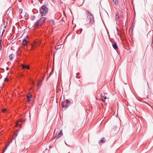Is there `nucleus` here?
I'll return each mask as SVG.
<instances>
[{
    "label": "nucleus",
    "instance_id": "a211bd4d",
    "mask_svg": "<svg viewBox=\"0 0 153 153\" xmlns=\"http://www.w3.org/2000/svg\"><path fill=\"white\" fill-rule=\"evenodd\" d=\"M27 99V102L28 103H29V102L30 101V99Z\"/></svg>",
    "mask_w": 153,
    "mask_h": 153
},
{
    "label": "nucleus",
    "instance_id": "1a4fd4ad",
    "mask_svg": "<svg viewBox=\"0 0 153 153\" xmlns=\"http://www.w3.org/2000/svg\"><path fill=\"white\" fill-rule=\"evenodd\" d=\"M42 80H41L39 82L37 85V88H39L42 84Z\"/></svg>",
    "mask_w": 153,
    "mask_h": 153
},
{
    "label": "nucleus",
    "instance_id": "aec40b11",
    "mask_svg": "<svg viewBox=\"0 0 153 153\" xmlns=\"http://www.w3.org/2000/svg\"><path fill=\"white\" fill-rule=\"evenodd\" d=\"M66 102L67 104L69 102V101L68 100H66Z\"/></svg>",
    "mask_w": 153,
    "mask_h": 153
},
{
    "label": "nucleus",
    "instance_id": "9b49d317",
    "mask_svg": "<svg viewBox=\"0 0 153 153\" xmlns=\"http://www.w3.org/2000/svg\"><path fill=\"white\" fill-rule=\"evenodd\" d=\"M114 3L116 5H117L118 4V0H112Z\"/></svg>",
    "mask_w": 153,
    "mask_h": 153
},
{
    "label": "nucleus",
    "instance_id": "cd10ccee",
    "mask_svg": "<svg viewBox=\"0 0 153 153\" xmlns=\"http://www.w3.org/2000/svg\"><path fill=\"white\" fill-rule=\"evenodd\" d=\"M8 69H9V68L8 67H7L6 68V70H8Z\"/></svg>",
    "mask_w": 153,
    "mask_h": 153
},
{
    "label": "nucleus",
    "instance_id": "2eb2a0df",
    "mask_svg": "<svg viewBox=\"0 0 153 153\" xmlns=\"http://www.w3.org/2000/svg\"><path fill=\"white\" fill-rule=\"evenodd\" d=\"M13 58V54H11L9 56V59L10 60H12Z\"/></svg>",
    "mask_w": 153,
    "mask_h": 153
},
{
    "label": "nucleus",
    "instance_id": "f8f14e48",
    "mask_svg": "<svg viewBox=\"0 0 153 153\" xmlns=\"http://www.w3.org/2000/svg\"><path fill=\"white\" fill-rule=\"evenodd\" d=\"M104 98H101V100H102L104 102H105V99H108V98H107L106 97V96H105V95H104Z\"/></svg>",
    "mask_w": 153,
    "mask_h": 153
},
{
    "label": "nucleus",
    "instance_id": "423d86ee",
    "mask_svg": "<svg viewBox=\"0 0 153 153\" xmlns=\"http://www.w3.org/2000/svg\"><path fill=\"white\" fill-rule=\"evenodd\" d=\"M27 41L25 39H24L23 40L22 44L23 46H25L27 45Z\"/></svg>",
    "mask_w": 153,
    "mask_h": 153
},
{
    "label": "nucleus",
    "instance_id": "c756f323",
    "mask_svg": "<svg viewBox=\"0 0 153 153\" xmlns=\"http://www.w3.org/2000/svg\"><path fill=\"white\" fill-rule=\"evenodd\" d=\"M32 84H33V85H34V82H33V83H32Z\"/></svg>",
    "mask_w": 153,
    "mask_h": 153
},
{
    "label": "nucleus",
    "instance_id": "a878e982",
    "mask_svg": "<svg viewBox=\"0 0 153 153\" xmlns=\"http://www.w3.org/2000/svg\"><path fill=\"white\" fill-rule=\"evenodd\" d=\"M1 48H2V47H1V44H0V51L1 49Z\"/></svg>",
    "mask_w": 153,
    "mask_h": 153
},
{
    "label": "nucleus",
    "instance_id": "c85d7f7f",
    "mask_svg": "<svg viewBox=\"0 0 153 153\" xmlns=\"http://www.w3.org/2000/svg\"><path fill=\"white\" fill-rule=\"evenodd\" d=\"M4 31V30H3V32L2 33V36L3 35V32Z\"/></svg>",
    "mask_w": 153,
    "mask_h": 153
},
{
    "label": "nucleus",
    "instance_id": "ddd939ff",
    "mask_svg": "<svg viewBox=\"0 0 153 153\" xmlns=\"http://www.w3.org/2000/svg\"><path fill=\"white\" fill-rule=\"evenodd\" d=\"M19 121L23 123L25 122V119L24 118H22L21 119H19Z\"/></svg>",
    "mask_w": 153,
    "mask_h": 153
},
{
    "label": "nucleus",
    "instance_id": "4be33fe9",
    "mask_svg": "<svg viewBox=\"0 0 153 153\" xmlns=\"http://www.w3.org/2000/svg\"><path fill=\"white\" fill-rule=\"evenodd\" d=\"M8 81V79H7V78H6L5 79H4V81H6V82L7 81H7Z\"/></svg>",
    "mask_w": 153,
    "mask_h": 153
},
{
    "label": "nucleus",
    "instance_id": "393cba45",
    "mask_svg": "<svg viewBox=\"0 0 153 153\" xmlns=\"http://www.w3.org/2000/svg\"><path fill=\"white\" fill-rule=\"evenodd\" d=\"M14 136L15 137H16V136H17V134L16 133V134H14Z\"/></svg>",
    "mask_w": 153,
    "mask_h": 153
},
{
    "label": "nucleus",
    "instance_id": "f03ea898",
    "mask_svg": "<svg viewBox=\"0 0 153 153\" xmlns=\"http://www.w3.org/2000/svg\"><path fill=\"white\" fill-rule=\"evenodd\" d=\"M46 18L42 17L40 18L34 25V27L36 28H38L40 27L43 24L44 21L46 20Z\"/></svg>",
    "mask_w": 153,
    "mask_h": 153
},
{
    "label": "nucleus",
    "instance_id": "0eeeda50",
    "mask_svg": "<svg viewBox=\"0 0 153 153\" xmlns=\"http://www.w3.org/2000/svg\"><path fill=\"white\" fill-rule=\"evenodd\" d=\"M115 19L117 21L119 19V13L118 12H117L115 14Z\"/></svg>",
    "mask_w": 153,
    "mask_h": 153
},
{
    "label": "nucleus",
    "instance_id": "b1692460",
    "mask_svg": "<svg viewBox=\"0 0 153 153\" xmlns=\"http://www.w3.org/2000/svg\"><path fill=\"white\" fill-rule=\"evenodd\" d=\"M104 95H105L104 94H101V98H103V97H104Z\"/></svg>",
    "mask_w": 153,
    "mask_h": 153
},
{
    "label": "nucleus",
    "instance_id": "dca6fc26",
    "mask_svg": "<svg viewBox=\"0 0 153 153\" xmlns=\"http://www.w3.org/2000/svg\"><path fill=\"white\" fill-rule=\"evenodd\" d=\"M32 97V95H27V99H30V98H31Z\"/></svg>",
    "mask_w": 153,
    "mask_h": 153
},
{
    "label": "nucleus",
    "instance_id": "4468645a",
    "mask_svg": "<svg viewBox=\"0 0 153 153\" xmlns=\"http://www.w3.org/2000/svg\"><path fill=\"white\" fill-rule=\"evenodd\" d=\"M105 140L104 138H102L100 141V143H103L105 142Z\"/></svg>",
    "mask_w": 153,
    "mask_h": 153
},
{
    "label": "nucleus",
    "instance_id": "f3484780",
    "mask_svg": "<svg viewBox=\"0 0 153 153\" xmlns=\"http://www.w3.org/2000/svg\"><path fill=\"white\" fill-rule=\"evenodd\" d=\"M62 107L63 108H64V107H65V108H68V105L67 104L66 105H65V106L64 107V105H62Z\"/></svg>",
    "mask_w": 153,
    "mask_h": 153
},
{
    "label": "nucleus",
    "instance_id": "6ab92c4d",
    "mask_svg": "<svg viewBox=\"0 0 153 153\" xmlns=\"http://www.w3.org/2000/svg\"><path fill=\"white\" fill-rule=\"evenodd\" d=\"M6 111V109L4 108L2 110V111L4 113Z\"/></svg>",
    "mask_w": 153,
    "mask_h": 153
},
{
    "label": "nucleus",
    "instance_id": "7c9ffc66",
    "mask_svg": "<svg viewBox=\"0 0 153 153\" xmlns=\"http://www.w3.org/2000/svg\"><path fill=\"white\" fill-rule=\"evenodd\" d=\"M43 78H44V77H43V78H42V81L43 80Z\"/></svg>",
    "mask_w": 153,
    "mask_h": 153
},
{
    "label": "nucleus",
    "instance_id": "20e7f679",
    "mask_svg": "<svg viewBox=\"0 0 153 153\" xmlns=\"http://www.w3.org/2000/svg\"><path fill=\"white\" fill-rule=\"evenodd\" d=\"M63 135V133L62 132V130H60L58 133L57 135L56 136V137L58 139L61 136H62Z\"/></svg>",
    "mask_w": 153,
    "mask_h": 153
},
{
    "label": "nucleus",
    "instance_id": "7ed1b4c3",
    "mask_svg": "<svg viewBox=\"0 0 153 153\" xmlns=\"http://www.w3.org/2000/svg\"><path fill=\"white\" fill-rule=\"evenodd\" d=\"M40 11L42 16H45L48 12V9L46 6H43L40 9Z\"/></svg>",
    "mask_w": 153,
    "mask_h": 153
},
{
    "label": "nucleus",
    "instance_id": "6e6552de",
    "mask_svg": "<svg viewBox=\"0 0 153 153\" xmlns=\"http://www.w3.org/2000/svg\"><path fill=\"white\" fill-rule=\"evenodd\" d=\"M113 48L115 49H118V47L116 42H114V44L113 45Z\"/></svg>",
    "mask_w": 153,
    "mask_h": 153
},
{
    "label": "nucleus",
    "instance_id": "39448f33",
    "mask_svg": "<svg viewBox=\"0 0 153 153\" xmlns=\"http://www.w3.org/2000/svg\"><path fill=\"white\" fill-rule=\"evenodd\" d=\"M21 66L22 67V69H24L25 68H27V69H29V65H25L23 64H21Z\"/></svg>",
    "mask_w": 153,
    "mask_h": 153
},
{
    "label": "nucleus",
    "instance_id": "412c9836",
    "mask_svg": "<svg viewBox=\"0 0 153 153\" xmlns=\"http://www.w3.org/2000/svg\"><path fill=\"white\" fill-rule=\"evenodd\" d=\"M22 9H20L19 10V13H22Z\"/></svg>",
    "mask_w": 153,
    "mask_h": 153
},
{
    "label": "nucleus",
    "instance_id": "f257e3e1",
    "mask_svg": "<svg viewBox=\"0 0 153 153\" xmlns=\"http://www.w3.org/2000/svg\"><path fill=\"white\" fill-rule=\"evenodd\" d=\"M86 18L87 22L90 24H92L94 22L93 14L90 12L87 11Z\"/></svg>",
    "mask_w": 153,
    "mask_h": 153
},
{
    "label": "nucleus",
    "instance_id": "5701e85b",
    "mask_svg": "<svg viewBox=\"0 0 153 153\" xmlns=\"http://www.w3.org/2000/svg\"><path fill=\"white\" fill-rule=\"evenodd\" d=\"M18 121H17L16 122V127L17 126H18Z\"/></svg>",
    "mask_w": 153,
    "mask_h": 153
},
{
    "label": "nucleus",
    "instance_id": "bb28decb",
    "mask_svg": "<svg viewBox=\"0 0 153 153\" xmlns=\"http://www.w3.org/2000/svg\"><path fill=\"white\" fill-rule=\"evenodd\" d=\"M39 42H37V43H36V45H39Z\"/></svg>",
    "mask_w": 153,
    "mask_h": 153
},
{
    "label": "nucleus",
    "instance_id": "9d476101",
    "mask_svg": "<svg viewBox=\"0 0 153 153\" xmlns=\"http://www.w3.org/2000/svg\"><path fill=\"white\" fill-rule=\"evenodd\" d=\"M10 143L9 142L8 144H7L6 145V147H5V148H4V149H3V151L2 153H4V152H5V150L7 149V147L9 146Z\"/></svg>",
    "mask_w": 153,
    "mask_h": 153
},
{
    "label": "nucleus",
    "instance_id": "2f4dec72",
    "mask_svg": "<svg viewBox=\"0 0 153 153\" xmlns=\"http://www.w3.org/2000/svg\"><path fill=\"white\" fill-rule=\"evenodd\" d=\"M12 140H11V141H10V142H12Z\"/></svg>",
    "mask_w": 153,
    "mask_h": 153
}]
</instances>
